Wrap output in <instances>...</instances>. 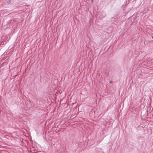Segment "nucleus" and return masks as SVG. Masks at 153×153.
Segmentation results:
<instances>
[{
	"label": "nucleus",
	"mask_w": 153,
	"mask_h": 153,
	"mask_svg": "<svg viewBox=\"0 0 153 153\" xmlns=\"http://www.w3.org/2000/svg\"><path fill=\"white\" fill-rule=\"evenodd\" d=\"M105 14H104V15H103V16H102V15H101L100 17L101 18H102L104 17L105 16Z\"/></svg>",
	"instance_id": "f257e3e1"
},
{
	"label": "nucleus",
	"mask_w": 153,
	"mask_h": 153,
	"mask_svg": "<svg viewBox=\"0 0 153 153\" xmlns=\"http://www.w3.org/2000/svg\"><path fill=\"white\" fill-rule=\"evenodd\" d=\"M112 82H113V81H110V83H112Z\"/></svg>",
	"instance_id": "f03ea898"
},
{
	"label": "nucleus",
	"mask_w": 153,
	"mask_h": 153,
	"mask_svg": "<svg viewBox=\"0 0 153 153\" xmlns=\"http://www.w3.org/2000/svg\"><path fill=\"white\" fill-rule=\"evenodd\" d=\"M152 38L153 39V36H152Z\"/></svg>",
	"instance_id": "7ed1b4c3"
},
{
	"label": "nucleus",
	"mask_w": 153,
	"mask_h": 153,
	"mask_svg": "<svg viewBox=\"0 0 153 153\" xmlns=\"http://www.w3.org/2000/svg\"><path fill=\"white\" fill-rule=\"evenodd\" d=\"M152 41L153 42V40Z\"/></svg>",
	"instance_id": "20e7f679"
}]
</instances>
